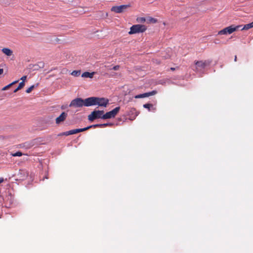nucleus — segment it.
I'll list each match as a JSON object with an SVG mask.
<instances>
[{
    "instance_id": "aec40b11",
    "label": "nucleus",
    "mask_w": 253,
    "mask_h": 253,
    "mask_svg": "<svg viewBox=\"0 0 253 253\" xmlns=\"http://www.w3.org/2000/svg\"><path fill=\"white\" fill-rule=\"evenodd\" d=\"M251 29L249 24L245 25L243 27H242L240 30H247Z\"/></svg>"
},
{
    "instance_id": "0eeeda50",
    "label": "nucleus",
    "mask_w": 253,
    "mask_h": 253,
    "mask_svg": "<svg viewBox=\"0 0 253 253\" xmlns=\"http://www.w3.org/2000/svg\"><path fill=\"white\" fill-rule=\"evenodd\" d=\"M129 7V5H121L119 6H114L111 8V11L117 13H121L125 11V10Z\"/></svg>"
},
{
    "instance_id": "9b49d317",
    "label": "nucleus",
    "mask_w": 253,
    "mask_h": 253,
    "mask_svg": "<svg viewBox=\"0 0 253 253\" xmlns=\"http://www.w3.org/2000/svg\"><path fill=\"white\" fill-rule=\"evenodd\" d=\"M90 128V127H86L83 128H77L69 130L70 135L76 134L79 132H83L87 130Z\"/></svg>"
},
{
    "instance_id": "6ab92c4d",
    "label": "nucleus",
    "mask_w": 253,
    "mask_h": 253,
    "mask_svg": "<svg viewBox=\"0 0 253 253\" xmlns=\"http://www.w3.org/2000/svg\"><path fill=\"white\" fill-rule=\"evenodd\" d=\"M24 154L20 151H18L15 153H11V155L13 157H20L23 155Z\"/></svg>"
},
{
    "instance_id": "a211bd4d",
    "label": "nucleus",
    "mask_w": 253,
    "mask_h": 253,
    "mask_svg": "<svg viewBox=\"0 0 253 253\" xmlns=\"http://www.w3.org/2000/svg\"><path fill=\"white\" fill-rule=\"evenodd\" d=\"M71 74L75 77H78L81 74V71L80 70H74L73 71Z\"/></svg>"
},
{
    "instance_id": "6e6552de",
    "label": "nucleus",
    "mask_w": 253,
    "mask_h": 253,
    "mask_svg": "<svg viewBox=\"0 0 253 253\" xmlns=\"http://www.w3.org/2000/svg\"><path fill=\"white\" fill-rule=\"evenodd\" d=\"M209 64L210 62L207 61H199L195 62V65L197 66V69L200 70L204 69Z\"/></svg>"
},
{
    "instance_id": "1a4fd4ad",
    "label": "nucleus",
    "mask_w": 253,
    "mask_h": 253,
    "mask_svg": "<svg viewBox=\"0 0 253 253\" xmlns=\"http://www.w3.org/2000/svg\"><path fill=\"white\" fill-rule=\"evenodd\" d=\"M157 93V91L156 90H153L152 91L144 93L143 94H140L138 95H137L135 96V98H145L147 97L150 96L154 95Z\"/></svg>"
},
{
    "instance_id": "5701e85b",
    "label": "nucleus",
    "mask_w": 253,
    "mask_h": 253,
    "mask_svg": "<svg viewBox=\"0 0 253 253\" xmlns=\"http://www.w3.org/2000/svg\"><path fill=\"white\" fill-rule=\"evenodd\" d=\"M62 135H66V136L70 135L69 131L62 132L58 135V136H62Z\"/></svg>"
},
{
    "instance_id": "412c9836",
    "label": "nucleus",
    "mask_w": 253,
    "mask_h": 253,
    "mask_svg": "<svg viewBox=\"0 0 253 253\" xmlns=\"http://www.w3.org/2000/svg\"><path fill=\"white\" fill-rule=\"evenodd\" d=\"M34 87H35V85H33L31 86L30 87H29L28 88H27L26 89V92L27 93H30L33 90Z\"/></svg>"
},
{
    "instance_id": "c85d7f7f",
    "label": "nucleus",
    "mask_w": 253,
    "mask_h": 253,
    "mask_svg": "<svg viewBox=\"0 0 253 253\" xmlns=\"http://www.w3.org/2000/svg\"><path fill=\"white\" fill-rule=\"evenodd\" d=\"M18 82V81H14L13 82H12V83L10 84L11 85H12L13 84L17 83Z\"/></svg>"
},
{
    "instance_id": "dca6fc26",
    "label": "nucleus",
    "mask_w": 253,
    "mask_h": 253,
    "mask_svg": "<svg viewBox=\"0 0 253 253\" xmlns=\"http://www.w3.org/2000/svg\"><path fill=\"white\" fill-rule=\"evenodd\" d=\"M158 22V20L156 18L149 17L147 19V22L148 23H156Z\"/></svg>"
},
{
    "instance_id": "ddd939ff",
    "label": "nucleus",
    "mask_w": 253,
    "mask_h": 253,
    "mask_svg": "<svg viewBox=\"0 0 253 253\" xmlns=\"http://www.w3.org/2000/svg\"><path fill=\"white\" fill-rule=\"evenodd\" d=\"M6 203H5V206L6 207H10L11 205L12 204L13 202V198L12 196L9 195L7 196L6 198Z\"/></svg>"
},
{
    "instance_id": "bb28decb",
    "label": "nucleus",
    "mask_w": 253,
    "mask_h": 253,
    "mask_svg": "<svg viewBox=\"0 0 253 253\" xmlns=\"http://www.w3.org/2000/svg\"><path fill=\"white\" fill-rule=\"evenodd\" d=\"M27 78V76H23L21 78V80H22V81L21 82H23L24 83V82L26 80Z\"/></svg>"
},
{
    "instance_id": "2eb2a0df",
    "label": "nucleus",
    "mask_w": 253,
    "mask_h": 253,
    "mask_svg": "<svg viewBox=\"0 0 253 253\" xmlns=\"http://www.w3.org/2000/svg\"><path fill=\"white\" fill-rule=\"evenodd\" d=\"M2 52L7 56H10L12 54V51L8 48H3L1 50Z\"/></svg>"
},
{
    "instance_id": "f3484780",
    "label": "nucleus",
    "mask_w": 253,
    "mask_h": 253,
    "mask_svg": "<svg viewBox=\"0 0 253 253\" xmlns=\"http://www.w3.org/2000/svg\"><path fill=\"white\" fill-rule=\"evenodd\" d=\"M24 85H25V83H24L23 82L20 83V84H19L18 86L14 90L13 92L14 93L16 92L19 90H20L21 88H22L24 87Z\"/></svg>"
},
{
    "instance_id": "f03ea898",
    "label": "nucleus",
    "mask_w": 253,
    "mask_h": 253,
    "mask_svg": "<svg viewBox=\"0 0 253 253\" xmlns=\"http://www.w3.org/2000/svg\"><path fill=\"white\" fill-rule=\"evenodd\" d=\"M242 27V25L235 26L232 25L229 27H226L223 29L219 31L218 33V35H226L227 34H231L235 31H238Z\"/></svg>"
},
{
    "instance_id": "423d86ee",
    "label": "nucleus",
    "mask_w": 253,
    "mask_h": 253,
    "mask_svg": "<svg viewBox=\"0 0 253 253\" xmlns=\"http://www.w3.org/2000/svg\"><path fill=\"white\" fill-rule=\"evenodd\" d=\"M120 110V107H117L111 111L104 114L103 119H108L115 118Z\"/></svg>"
},
{
    "instance_id": "2f4dec72",
    "label": "nucleus",
    "mask_w": 253,
    "mask_h": 253,
    "mask_svg": "<svg viewBox=\"0 0 253 253\" xmlns=\"http://www.w3.org/2000/svg\"><path fill=\"white\" fill-rule=\"evenodd\" d=\"M236 61H237V56H236V55H235V57H234V61H235V62H236Z\"/></svg>"
},
{
    "instance_id": "20e7f679",
    "label": "nucleus",
    "mask_w": 253,
    "mask_h": 253,
    "mask_svg": "<svg viewBox=\"0 0 253 253\" xmlns=\"http://www.w3.org/2000/svg\"><path fill=\"white\" fill-rule=\"evenodd\" d=\"M86 98L83 99L81 98H77L73 99L70 103L69 106L75 108L82 107L83 106H89L86 104Z\"/></svg>"
},
{
    "instance_id": "b1692460",
    "label": "nucleus",
    "mask_w": 253,
    "mask_h": 253,
    "mask_svg": "<svg viewBox=\"0 0 253 253\" xmlns=\"http://www.w3.org/2000/svg\"><path fill=\"white\" fill-rule=\"evenodd\" d=\"M137 21L141 23H144L146 21V19L144 17H141L139 20L137 19Z\"/></svg>"
},
{
    "instance_id": "f257e3e1",
    "label": "nucleus",
    "mask_w": 253,
    "mask_h": 253,
    "mask_svg": "<svg viewBox=\"0 0 253 253\" xmlns=\"http://www.w3.org/2000/svg\"><path fill=\"white\" fill-rule=\"evenodd\" d=\"M108 104L109 100L103 97H90L86 98V104L89 106L97 105L105 107Z\"/></svg>"
},
{
    "instance_id": "c756f323",
    "label": "nucleus",
    "mask_w": 253,
    "mask_h": 253,
    "mask_svg": "<svg viewBox=\"0 0 253 253\" xmlns=\"http://www.w3.org/2000/svg\"><path fill=\"white\" fill-rule=\"evenodd\" d=\"M4 181V179L2 177H0V183H2Z\"/></svg>"
},
{
    "instance_id": "7c9ffc66",
    "label": "nucleus",
    "mask_w": 253,
    "mask_h": 253,
    "mask_svg": "<svg viewBox=\"0 0 253 253\" xmlns=\"http://www.w3.org/2000/svg\"><path fill=\"white\" fill-rule=\"evenodd\" d=\"M3 72V70L2 69H0V75L2 74Z\"/></svg>"
},
{
    "instance_id": "7ed1b4c3",
    "label": "nucleus",
    "mask_w": 253,
    "mask_h": 253,
    "mask_svg": "<svg viewBox=\"0 0 253 253\" xmlns=\"http://www.w3.org/2000/svg\"><path fill=\"white\" fill-rule=\"evenodd\" d=\"M147 30V27L144 25L136 24L132 26L128 32L129 35L143 33Z\"/></svg>"
},
{
    "instance_id": "9d476101",
    "label": "nucleus",
    "mask_w": 253,
    "mask_h": 253,
    "mask_svg": "<svg viewBox=\"0 0 253 253\" xmlns=\"http://www.w3.org/2000/svg\"><path fill=\"white\" fill-rule=\"evenodd\" d=\"M67 115V114L65 112H62L61 114L56 119V123L57 124H59L61 122H63L66 119Z\"/></svg>"
},
{
    "instance_id": "cd10ccee",
    "label": "nucleus",
    "mask_w": 253,
    "mask_h": 253,
    "mask_svg": "<svg viewBox=\"0 0 253 253\" xmlns=\"http://www.w3.org/2000/svg\"><path fill=\"white\" fill-rule=\"evenodd\" d=\"M249 25H250V27H251V28H253V22H252L250 23H249Z\"/></svg>"
},
{
    "instance_id": "473e14b6",
    "label": "nucleus",
    "mask_w": 253,
    "mask_h": 253,
    "mask_svg": "<svg viewBox=\"0 0 253 253\" xmlns=\"http://www.w3.org/2000/svg\"><path fill=\"white\" fill-rule=\"evenodd\" d=\"M170 70H172V71H174V70H175V68H173V67H171V68H170Z\"/></svg>"
},
{
    "instance_id": "393cba45",
    "label": "nucleus",
    "mask_w": 253,
    "mask_h": 253,
    "mask_svg": "<svg viewBox=\"0 0 253 253\" xmlns=\"http://www.w3.org/2000/svg\"><path fill=\"white\" fill-rule=\"evenodd\" d=\"M120 69V66L119 65H116L114 66L111 69H113L114 70H118Z\"/></svg>"
},
{
    "instance_id": "a878e982",
    "label": "nucleus",
    "mask_w": 253,
    "mask_h": 253,
    "mask_svg": "<svg viewBox=\"0 0 253 253\" xmlns=\"http://www.w3.org/2000/svg\"><path fill=\"white\" fill-rule=\"evenodd\" d=\"M11 84H8L7 85H6L5 86H4L3 88H2V90H5L6 89H7L8 88H9L10 86H11Z\"/></svg>"
},
{
    "instance_id": "4be33fe9",
    "label": "nucleus",
    "mask_w": 253,
    "mask_h": 253,
    "mask_svg": "<svg viewBox=\"0 0 253 253\" xmlns=\"http://www.w3.org/2000/svg\"><path fill=\"white\" fill-rule=\"evenodd\" d=\"M153 106L152 104L147 103L143 105V107L145 108L148 109L150 110V108Z\"/></svg>"
},
{
    "instance_id": "39448f33",
    "label": "nucleus",
    "mask_w": 253,
    "mask_h": 253,
    "mask_svg": "<svg viewBox=\"0 0 253 253\" xmlns=\"http://www.w3.org/2000/svg\"><path fill=\"white\" fill-rule=\"evenodd\" d=\"M104 111L103 110H94L88 116V119L89 121L92 122L97 119H103Z\"/></svg>"
},
{
    "instance_id": "f8f14e48",
    "label": "nucleus",
    "mask_w": 253,
    "mask_h": 253,
    "mask_svg": "<svg viewBox=\"0 0 253 253\" xmlns=\"http://www.w3.org/2000/svg\"><path fill=\"white\" fill-rule=\"evenodd\" d=\"M112 125V124L111 123H106V124H96V125H93L90 126H88V127H90V128L93 127H106L107 126H111Z\"/></svg>"
},
{
    "instance_id": "4468645a",
    "label": "nucleus",
    "mask_w": 253,
    "mask_h": 253,
    "mask_svg": "<svg viewBox=\"0 0 253 253\" xmlns=\"http://www.w3.org/2000/svg\"><path fill=\"white\" fill-rule=\"evenodd\" d=\"M95 72H94L91 73H89L88 72H85L82 74V77L83 78H92Z\"/></svg>"
}]
</instances>
